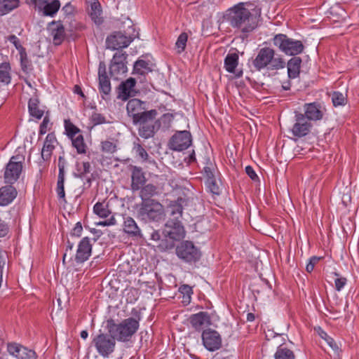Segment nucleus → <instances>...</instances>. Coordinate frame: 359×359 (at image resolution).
Masks as SVG:
<instances>
[{
  "mask_svg": "<svg viewBox=\"0 0 359 359\" xmlns=\"http://www.w3.org/2000/svg\"><path fill=\"white\" fill-rule=\"evenodd\" d=\"M115 340L116 339L110 334L101 333L93 338L92 344L100 355L107 358L114 351Z\"/></svg>",
  "mask_w": 359,
  "mask_h": 359,
  "instance_id": "nucleus-10",
  "label": "nucleus"
},
{
  "mask_svg": "<svg viewBox=\"0 0 359 359\" xmlns=\"http://www.w3.org/2000/svg\"><path fill=\"white\" fill-rule=\"evenodd\" d=\"M139 321L134 318H128L120 323L109 318L107 320V329L109 333L120 341H128L139 328Z\"/></svg>",
  "mask_w": 359,
  "mask_h": 359,
  "instance_id": "nucleus-4",
  "label": "nucleus"
},
{
  "mask_svg": "<svg viewBox=\"0 0 359 359\" xmlns=\"http://www.w3.org/2000/svg\"><path fill=\"white\" fill-rule=\"evenodd\" d=\"M139 191V196L142 200L141 202L155 201L156 199L154 197L160 194L158 187L151 183L144 184Z\"/></svg>",
  "mask_w": 359,
  "mask_h": 359,
  "instance_id": "nucleus-27",
  "label": "nucleus"
},
{
  "mask_svg": "<svg viewBox=\"0 0 359 359\" xmlns=\"http://www.w3.org/2000/svg\"><path fill=\"white\" fill-rule=\"evenodd\" d=\"M10 228L8 224L0 218V238L5 237L9 233Z\"/></svg>",
  "mask_w": 359,
  "mask_h": 359,
  "instance_id": "nucleus-54",
  "label": "nucleus"
},
{
  "mask_svg": "<svg viewBox=\"0 0 359 359\" xmlns=\"http://www.w3.org/2000/svg\"><path fill=\"white\" fill-rule=\"evenodd\" d=\"M302 60L294 55L286 63L289 79H294L299 77Z\"/></svg>",
  "mask_w": 359,
  "mask_h": 359,
  "instance_id": "nucleus-30",
  "label": "nucleus"
},
{
  "mask_svg": "<svg viewBox=\"0 0 359 359\" xmlns=\"http://www.w3.org/2000/svg\"><path fill=\"white\" fill-rule=\"evenodd\" d=\"M173 118V115L172 114H164L162 117H161V120L163 121V122H170Z\"/></svg>",
  "mask_w": 359,
  "mask_h": 359,
  "instance_id": "nucleus-63",
  "label": "nucleus"
},
{
  "mask_svg": "<svg viewBox=\"0 0 359 359\" xmlns=\"http://www.w3.org/2000/svg\"><path fill=\"white\" fill-rule=\"evenodd\" d=\"M186 231L183 225L168 220L163 230H153L149 240L160 252H166L175 247V242L185 237Z\"/></svg>",
  "mask_w": 359,
  "mask_h": 359,
  "instance_id": "nucleus-2",
  "label": "nucleus"
},
{
  "mask_svg": "<svg viewBox=\"0 0 359 359\" xmlns=\"http://www.w3.org/2000/svg\"><path fill=\"white\" fill-rule=\"evenodd\" d=\"M146 103L139 99L130 100L126 105L128 114L133 119V123L137 125L138 123H144L156 118L158 112L156 109L146 110Z\"/></svg>",
  "mask_w": 359,
  "mask_h": 359,
  "instance_id": "nucleus-5",
  "label": "nucleus"
},
{
  "mask_svg": "<svg viewBox=\"0 0 359 359\" xmlns=\"http://www.w3.org/2000/svg\"><path fill=\"white\" fill-rule=\"evenodd\" d=\"M57 142L55 135L53 133H50L47 135L43 148L41 149V158L44 161L50 160L53 151L55 146V143Z\"/></svg>",
  "mask_w": 359,
  "mask_h": 359,
  "instance_id": "nucleus-28",
  "label": "nucleus"
},
{
  "mask_svg": "<svg viewBox=\"0 0 359 359\" xmlns=\"http://www.w3.org/2000/svg\"><path fill=\"white\" fill-rule=\"evenodd\" d=\"M175 253L180 259L188 264H195L202 255L200 249L190 241L180 242L175 248Z\"/></svg>",
  "mask_w": 359,
  "mask_h": 359,
  "instance_id": "nucleus-8",
  "label": "nucleus"
},
{
  "mask_svg": "<svg viewBox=\"0 0 359 359\" xmlns=\"http://www.w3.org/2000/svg\"><path fill=\"white\" fill-rule=\"evenodd\" d=\"M133 150L135 153L136 156H137L142 161H148L149 154L140 144L134 142Z\"/></svg>",
  "mask_w": 359,
  "mask_h": 359,
  "instance_id": "nucleus-44",
  "label": "nucleus"
},
{
  "mask_svg": "<svg viewBox=\"0 0 359 359\" xmlns=\"http://www.w3.org/2000/svg\"><path fill=\"white\" fill-rule=\"evenodd\" d=\"M6 39L14 45L15 48L18 50L19 53L25 50L26 49L21 45L19 39L14 34L9 35Z\"/></svg>",
  "mask_w": 359,
  "mask_h": 359,
  "instance_id": "nucleus-50",
  "label": "nucleus"
},
{
  "mask_svg": "<svg viewBox=\"0 0 359 359\" xmlns=\"http://www.w3.org/2000/svg\"><path fill=\"white\" fill-rule=\"evenodd\" d=\"M90 121L94 126L106 123L105 117L102 114L96 112L93 113Z\"/></svg>",
  "mask_w": 359,
  "mask_h": 359,
  "instance_id": "nucleus-52",
  "label": "nucleus"
},
{
  "mask_svg": "<svg viewBox=\"0 0 359 359\" xmlns=\"http://www.w3.org/2000/svg\"><path fill=\"white\" fill-rule=\"evenodd\" d=\"M93 212L95 215L102 218H107L111 212L109 209L107 203L97 202L93 207Z\"/></svg>",
  "mask_w": 359,
  "mask_h": 359,
  "instance_id": "nucleus-40",
  "label": "nucleus"
},
{
  "mask_svg": "<svg viewBox=\"0 0 359 359\" xmlns=\"http://www.w3.org/2000/svg\"><path fill=\"white\" fill-rule=\"evenodd\" d=\"M152 71L149 62L144 60H137L133 66V74L144 76Z\"/></svg>",
  "mask_w": 359,
  "mask_h": 359,
  "instance_id": "nucleus-35",
  "label": "nucleus"
},
{
  "mask_svg": "<svg viewBox=\"0 0 359 359\" xmlns=\"http://www.w3.org/2000/svg\"><path fill=\"white\" fill-rule=\"evenodd\" d=\"M72 146L76 149L79 154H85L87 150V145L85 143L83 135L79 134L76 137L71 139Z\"/></svg>",
  "mask_w": 359,
  "mask_h": 359,
  "instance_id": "nucleus-39",
  "label": "nucleus"
},
{
  "mask_svg": "<svg viewBox=\"0 0 359 359\" xmlns=\"http://www.w3.org/2000/svg\"><path fill=\"white\" fill-rule=\"evenodd\" d=\"M188 35L186 32H182L180 34L175 43V47L177 49L178 53H181L185 50Z\"/></svg>",
  "mask_w": 359,
  "mask_h": 359,
  "instance_id": "nucleus-46",
  "label": "nucleus"
},
{
  "mask_svg": "<svg viewBox=\"0 0 359 359\" xmlns=\"http://www.w3.org/2000/svg\"><path fill=\"white\" fill-rule=\"evenodd\" d=\"M32 4L39 13H42L44 16L53 17L60 8V1L59 0H32Z\"/></svg>",
  "mask_w": 359,
  "mask_h": 359,
  "instance_id": "nucleus-15",
  "label": "nucleus"
},
{
  "mask_svg": "<svg viewBox=\"0 0 359 359\" xmlns=\"http://www.w3.org/2000/svg\"><path fill=\"white\" fill-rule=\"evenodd\" d=\"M332 101L334 107L344 106L346 104L347 99L342 93L335 91L332 94Z\"/></svg>",
  "mask_w": 359,
  "mask_h": 359,
  "instance_id": "nucleus-45",
  "label": "nucleus"
},
{
  "mask_svg": "<svg viewBox=\"0 0 359 359\" xmlns=\"http://www.w3.org/2000/svg\"><path fill=\"white\" fill-rule=\"evenodd\" d=\"M10 72L11 66L8 62L0 64V88L2 86H6L10 83L11 80Z\"/></svg>",
  "mask_w": 359,
  "mask_h": 359,
  "instance_id": "nucleus-34",
  "label": "nucleus"
},
{
  "mask_svg": "<svg viewBox=\"0 0 359 359\" xmlns=\"http://www.w3.org/2000/svg\"><path fill=\"white\" fill-rule=\"evenodd\" d=\"M65 133L71 140L76 137L80 133L81 130L76 127L69 119H65L64 121Z\"/></svg>",
  "mask_w": 359,
  "mask_h": 359,
  "instance_id": "nucleus-42",
  "label": "nucleus"
},
{
  "mask_svg": "<svg viewBox=\"0 0 359 359\" xmlns=\"http://www.w3.org/2000/svg\"><path fill=\"white\" fill-rule=\"evenodd\" d=\"M318 334L320 336L321 338L324 339L325 340L327 339V338L329 337V335L323 331L320 327H318Z\"/></svg>",
  "mask_w": 359,
  "mask_h": 359,
  "instance_id": "nucleus-64",
  "label": "nucleus"
},
{
  "mask_svg": "<svg viewBox=\"0 0 359 359\" xmlns=\"http://www.w3.org/2000/svg\"><path fill=\"white\" fill-rule=\"evenodd\" d=\"M67 162L63 156L58 158V176L57 182L56 192L60 199L66 203L65 192V166Z\"/></svg>",
  "mask_w": 359,
  "mask_h": 359,
  "instance_id": "nucleus-20",
  "label": "nucleus"
},
{
  "mask_svg": "<svg viewBox=\"0 0 359 359\" xmlns=\"http://www.w3.org/2000/svg\"><path fill=\"white\" fill-rule=\"evenodd\" d=\"M89 15L92 20L97 25H100L103 22V18L102 17V10L100 3L95 0L90 4V8L89 10Z\"/></svg>",
  "mask_w": 359,
  "mask_h": 359,
  "instance_id": "nucleus-33",
  "label": "nucleus"
},
{
  "mask_svg": "<svg viewBox=\"0 0 359 359\" xmlns=\"http://www.w3.org/2000/svg\"><path fill=\"white\" fill-rule=\"evenodd\" d=\"M22 344L16 343V342H10L7 344V351L11 355L15 357L16 358L19 355V353L20 352Z\"/></svg>",
  "mask_w": 359,
  "mask_h": 359,
  "instance_id": "nucleus-48",
  "label": "nucleus"
},
{
  "mask_svg": "<svg viewBox=\"0 0 359 359\" xmlns=\"http://www.w3.org/2000/svg\"><path fill=\"white\" fill-rule=\"evenodd\" d=\"M238 64V55L237 53H229L224 59V67L229 73H235V69Z\"/></svg>",
  "mask_w": 359,
  "mask_h": 359,
  "instance_id": "nucleus-36",
  "label": "nucleus"
},
{
  "mask_svg": "<svg viewBox=\"0 0 359 359\" xmlns=\"http://www.w3.org/2000/svg\"><path fill=\"white\" fill-rule=\"evenodd\" d=\"M183 199L182 198H179L177 201H172L170 205V215L171 218H169L168 220H171L175 223L178 222L180 225H182L180 219L182 217V211L183 207L182 202Z\"/></svg>",
  "mask_w": 359,
  "mask_h": 359,
  "instance_id": "nucleus-31",
  "label": "nucleus"
},
{
  "mask_svg": "<svg viewBox=\"0 0 359 359\" xmlns=\"http://www.w3.org/2000/svg\"><path fill=\"white\" fill-rule=\"evenodd\" d=\"M191 135L189 131H177L170 138L169 147L174 151H183L191 145Z\"/></svg>",
  "mask_w": 359,
  "mask_h": 359,
  "instance_id": "nucleus-14",
  "label": "nucleus"
},
{
  "mask_svg": "<svg viewBox=\"0 0 359 359\" xmlns=\"http://www.w3.org/2000/svg\"><path fill=\"white\" fill-rule=\"evenodd\" d=\"M304 113L302 114L308 121H318L323 118L324 111L321 104L317 102L305 103L304 104Z\"/></svg>",
  "mask_w": 359,
  "mask_h": 359,
  "instance_id": "nucleus-18",
  "label": "nucleus"
},
{
  "mask_svg": "<svg viewBox=\"0 0 359 359\" xmlns=\"http://www.w3.org/2000/svg\"><path fill=\"white\" fill-rule=\"evenodd\" d=\"M92 243L88 237L83 238L79 243L75 255V262L77 264H82L87 261L92 253Z\"/></svg>",
  "mask_w": 359,
  "mask_h": 359,
  "instance_id": "nucleus-19",
  "label": "nucleus"
},
{
  "mask_svg": "<svg viewBox=\"0 0 359 359\" xmlns=\"http://www.w3.org/2000/svg\"><path fill=\"white\" fill-rule=\"evenodd\" d=\"M295 123L292 128V133L296 137L300 138L307 135L312 128L311 122L305 119L302 113L295 111Z\"/></svg>",
  "mask_w": 359,
  "mask_h": 359,
  "instance_id": "nucleus-16",
  "label": "nucleus"
},
{
  "mask_svg": "<svg viewBox=\"0 0 359 359\" xmlns=\"http://www.w3.org/2000/svg\"><path fill=\"white\" fill-rule=\"evenodd\" d=\"M274 357L275 359H295L293 351L283 345L278 347Z\"/></svg>",
  "mask_w": 359,
  "mask_h": 359,
  "instance_id": "nucleus-41",
  "label": "nucleus"
},
{
  "mask_svg": "<svg viewBox=\"0 0 359 359\" xmlns=\"http://www.w3.org/2000/svg\"><path fill=\"white\" fill-rule=\"evenodd\" d=\"M102 151L107 154H113L116 151V145L113 142L105 140L101 142Z\"/></svg>",
  "mask_w": 359,
  "mask_h": 359,
  "instance_id": "nucleus-49",
  "label": "nucleus"
},
{
  "mask_svg": "<svg viewBox=\"0 0 359 359\" xmlns=\"http://www.w3.org/2000/svg\"><path fill=\"white\" fill-rule=\"evenodd\" d=\"M141 126L139 128V135L144 139H148L154 135L161 126L158 120L147 121L144 123H138Z\"/></svg>",
  "mask_w": 359,
  "mask_h": 359,
  "instance_id": "nucleus-23",
  "label": "nucleus"
},
{
  "mask_svg": "<svg viewBox=\"0 0 359 359\" xmlns=\"http://www.w3.org/2000/svg\"><path fill=\"white\" fill-rule=\"evenodd\" d=\"M320 259L321 257H311L309 259V263L306 264V271L308 273H311L314 269L315 265L319 262Z\"/></svg>",
  "mask_w": 359,
  "mask_h": 359,
  "instance_id": "nucleus-53",
  "label": "nucleus"
},
{
  "mask_svg": "<svg viewBox=\"0 0 359 359\" xmlns=\"http://www.w3.org/2000/svg\"><path fill=\"white\" fill-rule=\"evenodd\" d=\"M48 123H49V118H48V116H46L43 118V120L39 126V134L40 135H43L45 133H46Z\"/></svg>",
  "mask_w": 359,
  "mask_h": 359,
  "instance_id": "nucleus-58",
  "label": "nucleus"
},
{
  "mask_svg": "<svg viewBox=\"0 0 359 359\" xmlns=\"http://www.w3.org/2000/svg\"><path fill=\"white\" fill-rule=\"evenodd\" d=\"M133 32L129 34L128 36L121 32H115L108 36L106 39L107 47L111 50H118L128 47L138 35V33H135L134 28H133Z\"/></svg>",
  "mask_w": 359,
  "mask_h": 359,
  "instance_id": "nucleus-11",
  "label": "nucleus"
},
{
  "mask_svg": "<svg viewBox=\"0 0 359 359\" xmlns=\"http://www.w3.org/2000/svg\"><path fill=\"white\" fill-rule=\"evenodd\" d=\"M245 172L249 176V177L253 181H258L259 177L256 174L255 171L252 168V166L248 165L245 167Z\"/></svg>",
  "mask_w": 359,
  "mask_h": 359,
  "instance_id": "nucleus-57",
  "label": "nucleus"
},
{
  "mask_svg": "<svg viewBox=\"0 0 359 359\" xmlns=\"http://www.w3.org/2000/svg\"><path fill=\"white\" fill-rule=\"evenodd\" d=\"M25 156L18 154L13 156L7 163L4 174V182L6 184H13L19 179L23 168Z\"/></svg>",
  "mask_w": 359,
  "mask_h": 359,
  "instance_id": "nucleus-9",
  "label": "nucleus"
},
{
  "mask_svg": "<svg viewBox=\"0 0 359 359\" xmlns=\"http://www.w3.org/2000/svg\"><path fill=\"white\" fill-rule=\"evenodd\" d=\"M136 81L134 78H129L125 81L120 83L117 88L118 95L117 97L123 101H126L132 96L131 93L135 86Z\"/></svg>",
  "mask_w": 359,
  "mask_h": 359,
  "instance_id": "nucleus-26",
  "label": "nucleus"
},
{
  "mask_svg": "<svg viewBox=\"0 0 359 359\" xmlns=\"http://www.w3.org/2000/svg\"><path fill=\"white\" fill-rule=\"evenodd\" d=\"M189 322L191 326L196 330L201 331L204 326L210 325V317L205 311H200L189 317Z\"/></svg>",
  "mask_w": 359,
  "mask_h": 359,
  "instance_id": "nucleus-25",
  "label": "nucleus"
},
{
  "mask_svg": "<svg viewBox=\"0 0 359 359\" xmlns=\"http://www.w3.org/2000/svg\"><path fill=\"white\" fill-rule=\"evenodd\" d=\"M62 10L67 15H69L74 13V8L70 3H67L65 6H63Z\"/></svg>",
  "mask_w": 359,
  "mask_h": 359,
  "instance_id": "nucleus-60",
  "label": "nucleus"
},
{
  "mask_svg": "<svg viewBox=\"0 0 359 359\" xmlns=\"http://www.w3.org/2000/svg\"><path fill=\"white\" fill-rule=\"evenodd\" d=\"M77 172L74 173V177L84 179L86 175L90 172V164L89 162H83L81 165L76 164Z\"/></svg>",
  "mask_w": 359,
  "mask_h": 359,
  "instance_id": "nucleus-43",
  "label": "nucleus"
},
{
  "mask_svg": "<svg viewBox=\"0 0 359 359\" xmlns=\"http://www.w3.org/2000/svg\"><path fill=\"white\" fill-rule=\"evenodd\" d=\"M123 231L130 236L142 237L141 231L136 222L130 216L123 215Z\"/></svg>",
  "mask_w": 359,
  "mask_h": 359,
  "instance_id": "nucleus-29",
  "label": "nucleus"
},
{
  "mask_svg": "<svg viewBox=\"0 0 359 359\" xmlns=\"http://www.w3.org/2000/svg\"><path fill=\"white\" fill-rule=\"evenodd\" d=\"M48 29L53 37V44L55 46L60 45L66 36L64 25L60 21H53L49 23Z\"/></svg>",
  "mask_w": 359,
  "mask_h": 359,
  "instance_id": "nucleus-22",
  "label": "nucleus"
},
{
  "mask_svg": "<svg viewBox=\"0 0 359 359\" xmlns=\"http://www.w3.org/2000/svg\"><path fill=\"white\" fill-rule=\"evenodd\" d=\"M334 275L336 276H339V273L337 272L334 273ZM347 280L344 277H337L334 280L335 289L337 291H341V289L346 284Z\"/></svg>",
  "mask_w": 359,
  "mask_h": 359,
  "instance_id": "nucleus-51",
  "label": "nucleus"
},
{
  "mask_svg": "<svg viewBox=\"0 0 359 359\" xmlns=\"http://www.w3.org/2000/svg\"><path fill=\"white\" fill-rule=\"evenodd\" d=\"M201 338L204 347L209 351H217L222 346L221 335L218 332L211 328L204 330Z\"/></svg>",
  "mask_w": 359,
  "mask_h": 359,
  "instance_id": "nucleus-13",
  "label": "nucleus"
},
{
  "mask_svg": "<svg viewBox=\"0 0 359 359\" xmlns=\"http://www.w3.org/2000/svg\"><path fill=\"white\" fill-rule=\"evenodd\" d=\"M29 115L36 120L41 119L44 114V109L40 107V101L37 96L31 97L28 102Z\"/></svg>",
  "mask_w": 359,
  "mask_h": 359,
  "instance_id": "nucleus-32",
  "label": "nucleus"
},
{
  "mask_svg": "<svg viewBox=\"0 0 359 359\" xmlns=\"http://www.w3.org/2000/svg\"><path fill=\"white\" fill-rule=\"evenodd\" d=\"M180 291L184 294H186L184 297L186 300H184V302H189L190 295L193 293L192 288L188 285H183L180 287Z\"/></svg>",
  "mask_w": 359,
  "mask_h": 359,
  "instance_id": "nucleus-55",
  "label": "nucleus"
},
{
  "mask_svg": "<svg viewBox=\"0 0 359 359\" xmlns=\"http://www.w3.org/2000/svg\"><path fill=\"white\" fill-rule=\"evenodd\" d=\"M19 55L22 71L26 74H29L34 68L32 61L28 58L26 50L20 53Z\"/></svg>",
  "mask_w": 359,
  "mask_h": 359,
  "instance_id": "nucleus-38",
  "label": "nucleus"
},
{
  "mask_svg": "<svg viewBox=\"0 0 359 359\" xmlns=\"http://www.w3.org/2000/svg\"><path fill=\"white\" fill-rule=\"evenodd\" d=\"M203 170H204V173H205L206 180H210V179L215 178V176L211 168H210L208 166H205V167H204Z\"/></svg>",
  "mask_w": 359,
  "mask_h": 359,
  "instance_id": "nucleus-59",
  "label": "nucleus"
},
{
  "mask_svg": "<svg viewBox=\"0 0 359 359\" xmlns=\"http://www.w3.org/2000/svg\"><path fill=\"white\" fill-rule=\"evenodd\" d=\"M205 184L207 185L208 188L209 189L210 191L215 195H219L221 193L220 191V187L217 182V180L215 178L210 179V180H206Z\"/></svg>",
  "mask_w": 359,
  "mask_h": 359,
  "instance_id": "nucleus-47",
  "label": "nucleus"
},
{
  "mask_svg": "<svg viewBox=\"0 0 359 359\" xmlns=\"http://www.w3.org/2000/svg\"><path fill=\"white\" fill-rule=\"evenodd\" d=\"M127 57L128 55L125 52H117L114 55L109 66V72L114 79H120L121 76L127 72Z\"/></svg>",
  "mask_w": 359,
  "mask_h": 359,
  "instance_id": "nucleus-12",
  "label": "nucleus"
},
{
  "mask_svg": "<svg viewBox=\"0 0 359 359\" xmlns=\"http://www.w3.org/2000/svg\"><path fill=\"white\" fill-rule=\"evenodd\" d=\"M73 248H74V243H71L69 241H67L66 252L63 255V262H65L66 257H67L68 251L69 250L71 252Z\"/></svg>",
  "mask_w": 359,
  "mask_h": 359,
  "instance_id": "nucleus-61",
  "label": "nucleus"
},
{
  "mask_svg": "<svg viewBox=\"0 0 359 359\" xmlns=\"http://www.w3.org/2000/svg\"><path fill=\"white\" fill-rule=\"evenodd\" d=\"M130 170H131V190L135 192L140 190L146 183V177L141 167L130 165Z\"/></svg>",
  "mask_w": 359,
  "mask_h": 359,
  "instance_id": "nucleus-21",
  "label": "nucleus"
},
{
  "mask_svg": "<svg viewBox=\"0 0 359 359\" xmlns=\"http://www.w3.org/2000/svg\"><path fill=\"white\" fill-rule=\"evenodd\" d=\"M273 45L288 55H297L303 52L304 46L301 41L289 38L286 34H278L272 39Z\"/></svg>",
  "mask_w": 359,
  "mask_h": 359,
  "instance_id": "nucleus-7",
  "label": "nucleus"
},
{
  "mask_svg": "<svg viewBox=\"0 0 359 359\" xmlns=\"http://www.w3.org/2000/svg\"><path fill=\"white\" fill-rule=\"evenodd\" d=\"M327 344L330 345V346L331 348H332L333 349H337L338 348V346L337 345V344L335 343L334 340L330 337V336L327 338V339L325 340Z\"/></svg>",
  "mask_w": 359,
  "mask_h": 359,
  "instance_id": "nucleus-62",
  "label": "nucleus"
},
{
  "mask_svg": "<svg viewBox=\"0 0 359 359\" xmlns=\"http://www.w3.org/2000/svg\"><path fill=\"white\" fill-rule=\"evenodd\" d=\"M99 90L102 97L107 100L109 97L111 90V83L107 76L106 65L104 62L101 61L98 67Z\"/></svg>",
  "mask_w": 359,
  "mask_h": 359,
  "instance_id": "nucleus-17",
  "label": "nucleus"
},
{
  "mask_svg": "<svg viewBox=\"0 0 359 359\" xmlns=\"http://www.w3.org/2000/svg\"><path fill=\"white\" fill-rule=\"evenodd\" d=\"M252 65L256 71L267 69L278 71L285 67L286 62L281 55L270 47H264L259 50L257 55L252 60Z\"/></svg>",
  "mask_w": 359,
  "mask_h": 359,
  "instance_id": "nucleus-3",
  "label": "nucleus"
},
{
  "mask_svg": "<svg viewBox=\"0 0 359 359\" xmlns=\"http://www.w3.org/2000/svg\"><path fill=\"white\" fill-rule=\"evenodd\" d=\"M137 213L138 218L145 222H158L165 217L164 207L158 200L141 202Z\"/></svg>",
  "mask_w": 359,
  "mask_h": 359,
  "instance_id": "nucleus-6",
  "label": "nucleus"
},
{
  "mask_svg": "<svg viewBox=\"0 0 359 359\" xmlns=\"http://www.w3.org/2000/svg\"><path fill=\"white\" fill-rule=\"evenodd\" d=\"M19 0H0V15H4L19 6Z\"/></svg>",
  "mask_w": 359,
  "mask_h": 359,
  "instance_id": "nucleus-37",
  "label": "nucleus"
},
{
  "mask_svg": "<svg viewBox=\"0 0 359 359\" xmlns=\"http://www.w3.org/2000/svg\"><path fill=\"white\" fill-rule=\"evenodd\" d=\"M262 9L250 2H241L226 10L224 18L244 40L259 26Z\"/></svg>",
  "mask_w": 359,
  "mask_h": 359,
  "instance_id": "nucleus-1",
  "label": "nucleus"
},
{
  "mask_svg": "<svg viewBox=\"0 0 359 359\" xmlns=\"http://www.w3.org/2000/svg\"><path fill=\"white\" fill-rule=\"evenodd\" d=\"M18 191L13 184L3 186L0 188V206H6L11 203L17 197Z\"/></svg>",
  "mask_w": 359,
  "mask_h": 359,
  "instance_id": "nucleus-24",
  "label": "nucleus"
},
{
  "mask_svg": "<svg viewBox=\"0 0 359 359\" xmlns=\"http://www.w3.org/2000/svg\"><path fill=\"white\" fill-rule=\"evenodd\" d=\"M83 231L82 224L80 222H78L72 230L70 235L71 236L80 237Z\"/></svg>",
  "mask_w": 359,
  "mask_h": 359,
  "instance_id": "nucleus-56",
  "label": "nucleus"
}]
</instances>
